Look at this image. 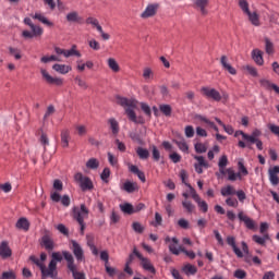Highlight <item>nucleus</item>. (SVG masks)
Returning <instances> with one entry per match:
<instances>
[{
    "label": "nucleus",
    "mask_w": 279,
    "mask_h": 279,
    "mask_svg": "<svg viewBox=\"0 0 279 279\" xmlns=\"http://www.w3.org/2000/svg\"><path fill=\"white\" fill-rule=\"evenodd\" d=\"M64 257L63 253L60 252H53L51 254V260L47 266H45V260H47V254L41 253L40 254V259L36 256H31L29 260L37 265L41 271V278H52L56 279L58 278V263H62V258Z\"/></svg>",
    "instance_id": "obj_1"
},
{
    "label": "nucleus",
    "mask_w": 279,
    "mask_h": 279,
    "mask_svg": "<svg viewBox=\"0 0 279 279\" xmlns=\"http://www.w3.org/2000/svg\"><path fill=\"white\" fill-rule=\"evenodd\" d=\"M116 104H118V106H122V108H124V112L130 121H132L133 123H141V121L136 117V112L134 111V110H136V104H137L136 100H134L132 98H125V97L118 96L116 98Z\"/></svg>",
    "instance_id": "obj_2"
},
{
    "label": "nucleus",
    "mask_w": 279,
    "mask_h": 279,
    "mask_svg": "<svg viewBox=\"0 0 279 279\" xmlns=\"http://www.w3.org/2000/svg\"><path fill=\"white\" fill-rule=\"evenodd\" d=\"M24 25H27L31 31L24 29L22 31V38L25 40H32V38H40L43 34H45V31L39 25L34 24L32 22V19L25 17L23 21Z\"/></svg>",
    "instance_id": "obj_3"
},
{
    "label": "nucleus",
    "mask_w": 279,
    "mask_h": 279,
    "mask_svg": "<svg viewBox=\"0 0 279 279\" xmlns=\"http://www.w3.org/2000/svg\"><path fill=\"white\" fill-rule=\"evenodd\" d=\"M260 134H263L260 132V130L255 129L251 135H247L245 132L243 131H236L234 136H242V141H239L238 146L241 147V149H245V147H250V145H254V141L258 140V136H260ZM245 141V142H243Z\"/></svg>",
    "instance_id": "obj_4"
},
{
    "label": "nucleus",
    "mask_w": 279,
    "mask_h": 279,
    "mask_svg": "<svg viewBox=\"0 0 279 279\" xmlns=\"http://www.w3.org/2000/svg\"><path fill=\"white\" fill-rule=\"evenodd\" d=\"M88 213H89L88 208L84 204L81 205V207L72 208V217L80 225L82 234H84V229L86 228V225L84 223V219L88 217Z\"/></svg>",
    "instance_id": "obj_5"
},
{
    "label": "nucleus",
    "mask_w": 279,
    "mask_h": 279,
    "mask_svg": "<svg viewBox=\"0 0 279 279\" xmlns=\"http://www.w3.org/2000/svg\"><path fill=\"white\" fill-rule=\"evenodd\" d=\"M63 258L66 260L68 269L72 271L74 279H86V275H84V272L77 271V266H75V259H73V255L70 252L63 251Z\"/></svg>",
    "instance_id": "obj_6"
},
{
    "label": "nucleus",
    "mask_w": 279,
    "mask_h": 279,
    "mask_svg": "<svg viewBox=\"0 0 279 279\" xmlns=\"http://www.w3.org/2000/svg\"><path fill=\"white\" fill-rule=\"evenodd\" d=\"M227 243L228 245H230V247H232L235 256H238V258H243V256H245V254H250V247L247 246V243L242 242V251L241 248H239V246H236V239L232 235L227 236Z\"/></svg>",
    "instance_id": "obj_7"
},
{
    "label": "nucleus",
    "mask_w": 279,
    "mask_h": 279,
    "mask_svg": "<svg viewBox=\"0 0 279 279\" xmlns=\"http://www.w3.org/2000/svg\"><path fill=\"white\" fill-rule=\"evenodd\" d=\"M74 181L81 186L82 191H93L94 189L90 178L83 175L82 172L74 174Z\"/></svg>",
    "instance_id": "obj_8"
},
{
    "label": "nucleus",
    "mask_w": 279,
    "mask_h": 279,
    "mask_svg": "<svg viewBox=\"0 0 279 279\" xmlns=\"http://www.w3.org/2000/svg\"><path fill=\"white\" fill-rule=\"evenodd\" d=\"M41 77L46 84H50L51 86H62L64 84V80L58 76H51L49 72L45 69L40 70Z\"/></svg>",
    "instance_id": "obj_9"
},
{
    "label": "nucleus",
    "mask_w": 279,
    "mask_h": 279,
    "mask_svg": "<svg viewBox=\"0 0 279 279\" xmlns=\"http://www.w3.org/2000/svg\"><path fill=\"white\" fill-rule=\"evenodd\" d=\"M133 254L138 257L141 260V266L143 269H145V271H148L149 274H156V268L149 258L144 257L143 254H141L136 248H134Z\"/></svg>",
    "instance_id": "obj_10"
},
{
    "label": "nucleus",
    "mask_w": 279,
    "mask_h": 279,
    "mask_svg": "<svg viewBox=\"0 0 279 279\" xmlns=\"http://www.w3.org/2000/svg\"><path fill=\"white\" fill-rule=\"evenodd\" d=\"M201 93L207 99H213L214 101H221V94L213 87H202Z\"/></svg>",
    "instance_id": "obj_11"
},
{
    "label": "nucleus",
    "mask_w": 279,
    "mask_h": 279,
    "mask_svg": "<svg viewBox=\"0 0 279 279\" xmlns=\"http://www.w3.org/2000/svg\"><path fill=\"white\" fill-rule=\"evenodd\" d=\"M166 243H169V250L171 252V254H174V256H180V253L182 252L183 247L181 245H179V241L177 240V238H170L167 236L165 239Z\"/></svg>",
    "instance_id": "obj_12"
},
{
    "label": "nucleus",
    "mask_w": 279,
    "mask_h": 279,
    "mask_svg": "<svg viewBox=\"0 0 279 279\" xmlns=\"http://www.w3.org/2000/svg\"><path fill=\"white\" fill-rule=\"evenodd\" d=\"M86 23L88 25H93V27H96L97 32H99L102 40H110V35L108 33L104 32V28L101 27V25H99V21L95 17H88L86 20Z\"/></svg>",
    "instance_id": "obj_13"
},
{
    "label": "nucleus",
    "mask_w": 279,
    "mask_h": 279,
    "mask_svg": "<svg viewBox=\"0 0 279 279\" xmlns=\"http://www.w3.org/2000/svg\"><path fill=\"white\" fill-rule=\"evenodd\" d=\"M50 199H52L56 204L60 202L62 206H65V207L71 206V197H69V195L61 196L59 192H51Z\"/></svg>",
    "instance_id": "obj_14"
},
{
    "label": "nucleus",
    "mask_w": 279,
    "mask_h": 279,
    "mask_svg": "<svg viewBox=\"0 0 279 279\" xmlns=\"http://www.w3.org/2000/svg\"><path fill=\"white\" fill-rule=\"evenodd\" d=\"M194 160H196V162L194 163V169L196 173L202 174L204 173V169H208V161H206V159L203 156L195 155Z\"/></svg>",
    "instance_id": "obj_15"
},
{
    "label": "nucleus",
    "mask_w": 279,
    "mask_h": 279,
    "mask_svg": "<svg viewBox=\"0 0 279 279\" xmlns=\"http://www.w3.org/2000/svg\"><path fill=\"white\" fill-rule=\"evenodd\" d=\"M279 166H275L268 169L269 182L272 186H278L279 184Z\"/></svg>",
    "instance_id": "obj_16"
},
{
    "label": "nucleus",
    "mask_w": 279,
    "mask_h": 279,
    "mask_svg": "<svg viewBox=\"0 0 279 279\" xmlns=\"http://www.w3.org/2000/svg\"><path fill=\"white\" fill-rule=\"evenodd\" d=\"M71 244H72L71 250H72L76 260L78 263H82V260H84V250L76 241H72Z\"/></svg>",
    "instance_id": "obj_17"
},
{
    "label": "nucleus",
    "mask_w": 279,
    "mask_h": 279,
    "mask_svg": "<svg viewBox=\"0 0 279 279\" xmlns=\"http://www.w3.org/2000/svg\"><path fill=\"white\" fill-rule=\"evenodd\" d=\"M245 16H247V21L251 25L254 27H260V14H258V11H251Z\"/></svg>",
    "instance_id": "obj_18"
},
{
    "label": "nucleus",
    "mask_w": 279,
    "mask_h": 279,
    "mask_svg": "<svg viewBox=\"0 0 279 279\" xmlns=\"http://www.w3.org/2000/svg\"><path fill=\"white\" fill-rule=\"evenodd\" d=\"M158 12V4H148L144 12L141 14L142 19H151V16H156Z\"/></svg>",
    "instance_id": "obj_19"
},
{
    "label": "nucleus",
    "mask_w": 279,
    "mask_h": 279,
    "mask_svg": "<svg viewBox=\"0 0 279 279\" xmlns=\"http://www.w3.org/2000/svg\"><path fill=\"white\" fill-rule=\"evenodd\" d=\"M220 64H221L222 69H225V71H228V73H230V75H236V69H234V66H232V64L228 60L227 56H222L220 58Z\"/></svg>",
    "instance_id": "obj_20"
},
{
    "label": "nucleus",
    "mask_w": 279,
    "mask_h": 279,
    "mask_svg": "<svg viewBox=\"0 0 279 279\" xmlns=\"http://www.w3.org/2000/svg\"><path fill=\"white\" fill-rule=\"evenodd\" d=\"M53 71L56 73H60V75H66V73H71L73 71V68L69 64H62V63H56L52 65Z\"/></svg>",
    "instance_id": "obj_21"
},
{
    "label": "nucleus",
    "mask_w": 279,
    "mask_h": 279,
    "mask_svg": "<svg viewBox=\"0 0 279 279\" xmlns=\"http://www.w3.org/2000/svg\"><path fill=\"white\" fill-rule=\"evenodd\" d=\"M240 221H243L245 227L248 228V230H254L256 228V222L252 220V218L247 217L243 211H240L238 215Z\"/></svg>",
    "instance_id": "obj_22"
},
{
    "label": "nucleus",
    "mask_w": 279,
    "mask_h": 279,
    "mask_svg": "<svg viewBox=\"0 0 279 279\" xmlns=\"http://www.w3.org/2000/svg\"><path fill=\"white\" fill-rule=\"evenodd\" d=\"M252 59L258 66H263L265 64V60L263 59V51L259 49H254L252 51Z\"/></svg>",
    "instance_id": "obj_23"
},
{
    "label": "nucleus",
    "mask_w": 279,
    "mask_h": 279,
    "mask_svg": "<svg viewBox=\"0 0 279 279\" xmlns=\"http://www.w3.org/2000/svg\"><path fill=\"white\" fill-rule=\"evenodd\" d=\"M107 65H108V69H110V71L112 73H120L121 72V65H119V62L114 58H108L107 59Z\"/></svg>",
    "instance_id": "obj_24"
},
{
    "label": "nucleus",
    "mask_w": 279,
    "mask_h": 279,
    "mask_svg": "<svg viewBox=\"0 0 279 279\" xmlns=\"http://www.w3.org/2000/svg\"><path fill=\"white\" fill-rule=\"evenodd\" d=\"M33 19H35V21H39V23H43L44 25H47V27H53V22L49 21V19L40 12H36L33 15Z\"/></svg>",
    "instance_id": "obj_25"
},
{
    "label": "nucleus",
    "mask_w": 279,
    "mask_h": 279,
    "mask_svg": "<svg viewBox=\"0 0 279 279\" xmlns=\"http://www.w3.org/2000/svg\"><path fill=\"white\" fill-rule=\"evenodd\" d=\"M208 0H195L194 1V7L201 11L202 14H208V11L206 8H208Z\"/></svg>",
    "instance_id": "obj_26"
},
{
    "label": "nucleus",
    "mask_w": 279,
    "mask_h": 279,
    "mask_svg": "<svg viewBox=\"0 0 279 279\" xmlns=\"http://www.w3.org/2000/svg\"><path fill=\"white\" fill-rule=\"evenodd\" d=\"M69 141H71V132L69 129L61 131V145L62 147H69Z\"/></svg>",
    "instance_id": "obj_27"
},
{
    "label": "nucleus",
    "mask_w": 279,
    "mask_h": 279,
    "mask_svg": "<svg viewBox=\"0 0 279 279\" xmlns=\"http://www.w3.org/2000/svg\"><path fill=\"white\" fill-rule=\"evenodd\" d=\"M0 256L2 258H8V257L12 256V251L10 250V246H8L7 242H2L0 244Z\"/></svg>",
    "instance_id": "obj_28"
},
{
    "label": "nucleus",
    "mask_w": 279,
    "mask_h": 279,
    "mask_svg": "<svg viewBox=\"0 0 279 279\" xmlns=\"http://www.w3.org/2000/svg\"><path fill=\"white\" fill-rule=\"evenodd\" d=\"M121 189L126 193H134V191H138V185L134 182L126 181L125 183H123Z\"/></svg>",
    "instance_id": "obj_29"
},
{
    "label": "nucleus",
    "mask_w": 279,
    "mask_h": 279,
    "mask_svg": "<svg viewBox=\"0 0 279 279\" xmlns=\"http://www.w3.org/2000/svg\"><path fill=\"white\" fill-rule=\"evenodd\" d=\"M15 228H17V230H24L27 232V230H29V220H27V218H20L15 225Z\"/></svg>",
    "instance_id": "obj_30"
},
{
    "label": "nucleus",
    "mask_w": 279,
    "mask_h": 279,
    "mask_svg": "<svg viewBox=\"0 0 279 279\" xmlns=\"http://www.w3.org/2000/svg\"><path fill=\"white\" fill-rule=\"evenodd\" d=\"M82 56V52H80V50H77V46L76 45H73L71 47V49H65V58H81Z\"/></svg>",
    "instance_id": "obj_31"
},
{
    "label": "nucleus",
    "mask_w": 279,
    "mask_h": 279,
    "mask_svg": "<svg viewBox=\"0 0 279 279\" xmlns=\"http://www.w3.org/2000/svg\"><path fill=\"white\" fill-rule=\"evenodd\" d=\"M220 193L222 197H228L230 195H236V190L232 185H226L221 187Z\"/></svg>",
    "instance_id": "obj_32"
},
{
    "label": "nucleus",
    "mask_w": 279,
    "mask_h": 279,
    "mask_svg": "<svg viewBox=\"0 0 279 279\" xmlns=\"http://www.w3.org/2000/svg\"><path fill=\"white\" fill-rule=\"evenodd\" d=\"M238 169H239L238 174H240V180H243V177L250 174V171H247V168H245V163H243V159H240L238 161Z\"/></svg>",
    "instance_id": "obj_33"
},
{
    "label": "nucleus",
    "mask_w": 279,
    "mask_h": 279,
    "mask_svg": "<svg viewBox=\"0 0 279 279\" xmlns=\"http://www.w3.org/2000/svg\"><path fill=\"white\" fill-rule=\"evenodd\" d=\"M41 245L46 247V250H53L54 247L53 240L49 235H44L41 238Z\"/></svg>",
    "instance_id": "obj_34"
},
{
    "label": "nucleus",
    "mask_w": 279,
    "mask_h": 279,
    "mask_svg": "<svg viewBox=\"0 0 279 279\" xmlns=\"http://www.w3.org/2000/svg\"><path fill=\"white\" fill-rule=\"evenodd\" d=\"M129 170L131 171V173H135V175H137V178L142 181L145 182V173L143 171L138 170V167L134 166V165H129Z\"/></svg>",
    "instance_id": "obj_35"
},
{
    "label": "nucleus",
    "mask_w": 279,
    "mask_h": 279,
    "mask_svg": "<svg viewBox=\"0 0 279 279\" xmlns=\"http://www.w3.org/2000/svg\"><path fill=\"white\" fill-rule=\"evenodd\" d=\"M227 175L230 182H236V180H241V174H239V172H235L232 168L227 169Z\"/></svg>",
    "instance_id": "obj_36"
},
{
    "label": "nucleus",
    "mask_w": 279,
    "mask_h": 279,
    "mask_svg": "<svg viewBox=\"0 0 279 279\" xmlns=\"http://www.w3.org/2000/svg\"><path fill=\"white\" fill-rule=\"evenodd\" d=\"M142 77H144L145 82H151L154 80V70L149 66L144 68Z\"/></svg>",
    "instance_id": "obj_37"
},
{
    "label": "nucleus",
    "mask_w": 279,
    "mask_h": 279,
    "mask_svg": "<svg viewBox=\"0 0 279 279\" xmlns=\"http://www.w3.org/2000/svg\"><path fill=\"white\" fill-rule=\"evenodd\" d=\"M86 168L87 169H92L93 171L99 169V159L97 158H89L87 161H86Z\"/></svg>",
    "instance_id": "obj_38"
},
{
    "label": "nucleus",
    "mask_w": 279,
    "mask_h": 279,
    "mask_svg": "<svg viewBox=\"0 0 279 279\" xmlns=\"http://www.w3.org/2000/svg\"><path fill=\"white\" fill-rule=\"evenodd\" d=\"M120 209L124 215H134V206L130 203L120 205Z\"/></svg>",
    "instance_id": "obj_39"
},
{
    "label": "nucleus",
    "mask_w": 279,
    "mask_h": 279,
    "mask_svg": "<svg viewBox=\"0 0 279 279\" xmlns=\"http://www.w3.org/2000/svg\"><path fill=\"white\" fill-rule=\"evenodd\" d=\"M183 271L186 274V276H195L197 274V267L186 264L183 266Z\"/></svg>",
    "instance_id": "obj_40"
},
{
    "label": "nucleus",
    "mask_w": 279,
    "mask_h": 279,
    "mask_svg": "<svg viewBox=\"0 0 279 279\" xmlns=\"http://www.w3.org/2000/svg\"><path fill=\"white\" fill-rule=\"evenodd\" d=\"M108 123L110 125V130L112 134L114 135L119 134V122L117 121V119L111 118L108 120Z\"/></svg>",
    "instance_id": "obj_41"
},
{
    "label": "nucleus",
    "mask_w": 279,
    "mask_h": 279,
    "mask_svg": "<svg viewBox=\"0 0 279 279\" xmlns=\"http://www.w3.org/2000/svg\"><path fill=\"white\" fill-rule=\"evenodd\" d=\"M238 4L244 15H246L248 12H251L250 11V2H247V0H238Z\"/></svg>",
    "instance_id": "obj_42"
},
{
    "label": "nucleus",
    "mask_w": 279,
    "mask_h": 279,
    "mask_svg": "<svg viewBox=\"0 0 279 279\" xmlns=\"http://www.w3.org/2000/svg\"><path fill=\"white\" fill-rule=\"evenodd\" d=\"M253 241L256 242L257 245H265V243L269 241V234H263V236L253 235Z\"/></svg>",
    "instance_id": "obj_43"
},
{
    "label": "nucleus",
    "mask_w": 279,
    "mask_h": 279,
    "mask_svg": "<svg viewBox=\"0 0 279 279\" xmlns=\"http://www.w3.org/2000/svg\"><path fill=\"white\" fill-rule=\"evenodd\" d=\"M136 154L141 160H147L149 158V150L143 147H137L136 148Z\"/></svg>",
    "instance_id": "obj_44"
},
{
    "label": "nucleus",
    "mask_w": 279,
    "mask_h": 279,
    "mask_svg": "<svg viewBox=\"0 0 279 279\" xmlns=\"http://www.w3.org/2000/svg\"><path fill=\"white\" fill-rule=\"evenodd\" d=\"M40 62L43 64H49V62H60V59L56 54L44 56L41 57Z\"/></svg>",
    "instance_id": "obj_45"
},
{
    "label": "nucleus",
    "mask_w": 279,
    "mask_h": 279,
    "mask_svg": "<svg viewBox=\"0 0 279 279\" xmlns=\"http://www.w3.org/2000/svg\"><path fill=\"white\" fill-rule=\"evenodd\" d=\"M243 71H246L248 75L252 77H258V70L252 65H244L242 66Z\"/></svg>",
    "instance_id": "obj_46"
},
{
    "label": "nucleus",
    "mask_w": 279,
    "mask_h": 279,
    "mask_svg": "<svg viewBox=\"0 0 279 279\" xmlns=\"http://www.w3.org/2000/svg\"><path fill=\"white\" fill-rule=\"evenodd\" d=\"M215 121H217V123L220 124L221 128H223L227 134L229 135L234 134V129L232 128V125H226L219 118H215Z\"/></svg>",
    "instance_id": "obj_47"
},
{
    "label": "nucleus",
    "mask_w": 279,
    "mask_h": 279,
    "mask_svg": "<svg viewBox=\"0 0 279 279\" xmlns=\"http://www.w3.org/2000/svg\"><path fill=\"white\" fill-rule=\"evenodd\" d=\"M265 51L268 56H274V43L269 38H265Z\"/></svg>",
    "instance_id": "obj_48"
},
{
    "label": "nucleus",
    "mask_w": 279,
    "mask_h": 279,
    "mask_svg": "<svg viewBox=\"0 0 279 279\" xmlns=\"http://www.w3.org/2000/svg\"><path fill=\"white\" fill-rule=\"evenodd\" d=\"M194 148L196 154H206L208 151V145L204 143H196Z\"/></svg>",
    "instance_id": "obj_49"
},
{
    "label": "nucleus",
    "mask_w": 279,
    "mask_h": 279,
    "mask_svg": "<svg viewBox=\"0 0 279 279\" xmlns=\"http://www.w3.org/2000/svg\"><path fill=\"white\" fill-rule=\"evenodd\" d=\"M10 56H12L15 60H21L23 58V54L21 53V49L10 47L9 48Z\"/></svg>",
    "instance_id": "obj_50"
},
{
    "label": "nucleus",
    "mask_w": 279,
    "mask_h": 279,
    "mask_svg": "<svg viewBox=\"0 0 279 279\" xmlns=\"http://www.w3.org/2000/svg\"><path fill=\"white\" fill-rule=\"evenodd\" d=\"M175 145H178L181 151H183L184 154H189V144H186V141H175Z\"/></svg>",
    "instance_id": "obj_51"
},
{
    "label": "nucleus",
    "mask_w": 279,
    "mask_h": 279,
    "mask_svg": "<svg viewBox=\"0 0 279 279\" xmlns=\"http://www.w3.org/2000/svg\"><path fill=\"white\" fill-rule=\"evenodd\" d=\"M185 186H187V189H190V195H191L192 199H194V202H199V194H197V191H195L193 189V186L189 183H185Z\"/></svg>",
    "instance_id": "obj_52"
},
{
    "label": "nucleus",
    "mask_w": 279,
    "mask_h": 279,
    "mask_svg": "<svg viewBox=\"0 0 279 279\" xmlns=\"http://www.w3.org/2000/svg\"><path fill=\"white\" fill-rule=\"evenodd\" d=\"M74 82L77 84L78 87H81L83 90H86L88 88V83L81 78L80 76H76L74 78Z\"/></svg>",
    "instance_id": "obj_53"
},
{
    "label": "nucleus",
    "mask_w": 279,
    "mask_h": 279,
    "mask_svg": "<svg viewBox=\"0 0 279 279\" xmlns=\"http://www.w3.org/2000/svg\"><path fill=\"white\" fill-rule=\"evenodd\" d=\"M195 202L203 213H208V203L202 201V197H198V201Z\"/></svg>",
    "instance_id": "obj_54"
},
{
    "label": "nucleus",
    "mask_w": 279,
    "mask_h": 279,
    "mask_svg": "<svg viewBox=\"0 0 279 279\" xmlns=\"http://www.w3.org/2000/svg\"><path fill=\"white\" fill-rule=\"evenodd\" d=\"M75 130L78 136H86V133L88 132V130L86 129V125L84 124L76 125Z\"/></svg>",
    "instance_id": "obj_55"
},
{
    "label": "nucleus",
    "mask_w": 279,
    "mask_h": 279,
    "mask_svg": "<svg viewBox=\"0 0 279 279\" xmlns=\"http://www.w3.org/2000/svg\"><path fill=\"white\" fill-rule=\"evenodd\" d=\"M182 206L189 213H193V210H195V205H193L191 201H187V199L183 201Z\"/></svg>",
    "instance_id": "obj_56"
},
{
    "label": "nucleus",
    "mask_w": 279,
    "mask_h": 279,
    "mask_svg": "<svg viewBox=\"0 0 279 279\" xmlns=\"http://www.w3.org/2000/svg\"><path fill=\"white\" fill-rule=\"evenodd\" d=\"M66 21H69L70 23H77V21H80V15L77 14V12L68 13Z\"/></svg>",
    "instance_id": "obj_57"
},
{
    "label": "nucleus",
    "mask_w": 279,
    "mask_h": 279,
    "mask_svg": "<svg viewBox=\"0 0 279 279\" xmlns=\"http://www.w3.org/2000/svg\"><path fill=\"white\" fill-rule=\"evenodd\" d=\"M159 110L166 117H171V106H169V105H160Z\"/></svg>",
    "instance_id": "obj_58"
},
{
    "label": "nucleus",
    "mask_w": 279,
    "mask_h": 279,
    "mask_svg": "<svg viewBox=\"0 0 279 279\" xmlns=\"http://www.w3.org/2000/svg\"><path fill=\"white\" fill-rule=\"evenodd\" d=\"M259 84L260 86H263V88H267V90H271L274 86V83H271L269 80H266V78L259 80Z\"/></svg>",
    "instance_id": "obj_59"
},
{
    "label": "nucleus",
    "mask_w": 279,
    "mask_h": 279,
    "mask_svg": "<svg viewBox=\"0 0 279 279\" xmlns=\"http://www.w3.org/2000/svg\"><path fill=\"white\" fill-rule=\"evenodd\" d=\"M132 228L134 230V232H137V234H143L145 227H143V225H141V222H133Z\"/></svg>",
    "instance_id": "obj_60"
},
{
    "label": "nucleus",
    "mask_w": 279,
    "mask_h": 279,
    "mask_svg": "<svg viewBox=\"0 0 279 279\" xmlns=\"http://www.w3.org/2000/svg\"><path fill=\"white\" fill-rule=\"evenodd\" d=\"M88 45L90 49H93L94 51H99V49H101V45L96 39H90L88 41Z\"/></svg>",
    "instance_id": "obj_61"
},
{
    "label": "nucleus",
    "mask_w": 279,
    "mask_h": 279,
    "mask_svg": "<svg viewBox=\"0 0 279 279\" xmlns=\"http://www.w3.org/2000/svg\"><path fill=\"white\" fill-rule=\"evenodd\" d=\"M233 276L236 279H245L247 277V272H245V270H243V269H236L233 272Z\"/></svg>",
    "instance_id": "obj_62"
},
{
    "label": "nucleus",
    "mask_w": 279,
    "mask_h": 279,
    "mask_svg": "<svg viewBox=\"0 0 279 279\" xmlns=\"http://www.w3.org/2000/svg\"><path fill=\"white\" fill-rule=\"evenodd\" d=\"M102 182H108V178H110V168H105L100 174Z\"/></svg>",
    "instance_id": "obj_63"
},
{
    "label": "nucleus",
    "mask_w": 279,
    "mask_h": 279,
    "mask_svg": "<svg viewBox=\"0 0 279 279\" xmlns=\"http://www.w3.org/2000/svg\"><path fill=\"white\" fill-rule=\"evenodd\" d=\"M1 279H16V275L13 271H4Z\"/></svg>",
    "instance_id": "obj_64"
}]
</instances>
